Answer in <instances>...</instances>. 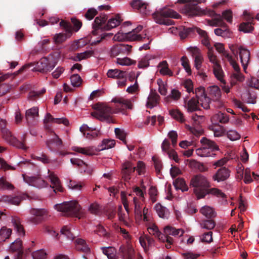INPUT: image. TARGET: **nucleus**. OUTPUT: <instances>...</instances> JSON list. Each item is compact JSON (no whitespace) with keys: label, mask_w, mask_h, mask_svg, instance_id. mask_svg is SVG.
<instances>
[{"label":"nucleus","mask_w":259,"mask_h":259,"mask_svg":"<svg viewBox=\"0 0 259 259\" xmlns=\"http://www.w3.org/2000/svg\"><path fill=\"white\" fill-rule=\"evenodd\" d=\"M112 102L116 103V109L114 110L108 106L100 104L97 108L95 112H92L91 115L101 121L107 123L113 122L111 115L116 113L125 109H132L131 102L121 97H115L113 98Z\"/></svg>","instance_id":"nucleus-1"},{"label":"nucleus","mask_w":259,"mask_h":259,"mask_svg":"<svg viewBox=\"0 0 259 259\" xmlns=\"http://www.w3.org/2000/svg\"><path fill=\"white\" fill-rule=\"evenodd\" d=\"M108 16L105 14H101L99 16L97 17L93 23L92 33L94 35H97L98 31L110 30L111 29L118 26L122 22L119 14H117L114 17L109 19L107 23Z\"/></svg>","instance_id":"nucleus-2"},{"label":"nucleus","mask_w":259,"mask_h":259,"mask_svg":"<svg viewBox=\"0 0 259 259\" xmlns=\"http://www.w3.org/2000/svg\"><path fill=\"white\" fill-rule=\"evenodd\" d=\"M152 17L156 23L165 25H172L174 24V22L167 19L168 18L175 19L181 18V16L176 11L166 8L160 9L154 12L152 14Z\"/></svg>","instance_id":"nucleus-3"},{"label":"nucleus","mask_w":259,"mask_h":259,"mask_svg":"<svg viewBox=\"0 0 259 259\" xmlns=\"http://www.w3.org/2000/svg\"><path fill=\"white\" fill-rule=\"evenodd\" d=\"M190 185L194 188V192L197 199L204 198L207 195V188L210 187L206 178L201 175L194 176L191 180Z\"/></svg>","instance_id":"nucleus-4"},{"label":"nucleus","mask_w":259,"mask_h":259,"mask_svg":"<svg viewBox=\"0 0 259 259\" xmlns=\"http://www.w3.org/2000/svg\"><path fill=\"white\" fill-rule=\"evenodd\" d=\"M115 144V142L114 140L104 139L102 141V143L100 145H99L97 148H95L94 147H88L85 148L74 147L73 148V150L85 155L92 156L96 155V152L98 151L113 147Z\"/></svg>","instance_id":"nucleus-5"},{"label":"nucleus","mask_w":259,"mask_h":259,"mask_svg":"<svg viewBox=\"0 0 259 259\" xmlns=\"http://www.w3.org/2000/svg\"><path fill=\"white\" fill-rule=\"evenodd\" d=\"M55 209L62 212L65 216H76L79 215L81 207L76 201L64 202L55 205Z\"/></svg>","instance_id":"nucleus-6"},{"label":"nucleus","mask_w":259,"mask_h":259,"mask_svg":"<svg viewBox=\"0 0 259 259\" xmlns=\"http://www.w3.org/2000/svg\"><path fill=\"white\" fill-rule=\"evenodd\" d=\"M200 143L202 146L196 150V153L201 157L212 156L215 155L212 152L219 150V146L214 142L205 137L201 139Z\"/></svg>","instance_id":"nucleus-7"},{"label":"nucleus","mask_w":259,"mask_h":259,"mask_svg":"<svg viewBox=\"0 0 259 259\" xmlns=\"http://www.w3.org/2000/svg\"><path fill=\"white\" fill-rule=\"evenodd\" d=\"M2 134L3 139L10 144L24 150H26L28 149V147L25 145L26 135L23 136V138L21 139L22 141H20L16 137L13 136L10 131L6 128H2Z\"/></svg>","instance_id":"nucleus-8"},{"label":"nucleus","mask_w":259,"mask_h":259,"mask_svg":"<svg viewBox=\"0 0 259 259\" xmlns=\"http://www.w3.org/2000/svg\"><path fill=\"white\" fill-rule=\"evenodd\" d=\"M142 29L143 26L139 25L132 31L122 34L118 32L115 35L114 39L118 41H122L123 39H127L130 41H141L145 37H143L141 34H138L137 33L141 31Z\"/></svg>","instance_id":"nucleus-9"},{"label":"nucleus","mask_w":259,"mask_h":259,"mask_svg":"<svg viewBox=\"0 0 259 259\" xmlns=\"http://www.w3.org/2000/svg\"><path fill=\"white\" fill-rule=\"evenodd\" d=\"M205 0H178V3L186 4L183 10L184 13L190 16L198 15L200 9L197 6L198 4L204 2Z\"/></svg>","instance_id":"nucleus-10"},{"label":"nucleus","mask_w":259,"mask_h":259,"mask_svg":"<svg viewBox=\"0 0 259 259\" xmlns=\"http://www.w3.org/2000/svg\"><path fill=\"white\" fill-rule=\"evenodd\" d=\"M209 60L213 64V73L216 78L220 81L225 83L224 81V72L221 65L217 59V56L213 54L212 48H209L207 52Z\"/></svg>","instance_id":"nucleus-11"},{"label":"nucleus","mask_w":259,"mask_h":259,"mask_svg":"<svg viewBox=\"0 0 259 259\" xmlns=\"http://www.w3.org/2000/svg\"><path fill=\"white\" fill-rule=\"evenodd\" d=\"M132 46L131 45L118 44L113 45L109 51L110 56L113 58L120 56H127L132 52Z\"/></svg>","instance_id":"nucleus-12"},{"label":"nucleus","mask_w":259,"mask_h":259,"mask_svg":"<svg viewBox=\"0 0 259 259\" xmlns=\"http://www.w3.org/2000/svg\"><path fill=\"white\" fill-rule=\"evenodd\" d=\"M60 25L64 29L66 33H59L54 37L55 42L57 44L63 42L68 37L70 36L73 30L71 23L65 21L61 20L60 22Z\"/></svg>","instance_id":"nucleus-13"},{"label":"nucleus","mask_w":259,"mask_h":259,"mask_svg":"<svg viewBox=\"0 0 259 259\" xmlns=\"http://www.w3.org/2000/svg\"><path fill=\"white\" fill-rule=\"evenodd\" d=\"M30 213L32 217L28 219V221L34 224H38L41 223L43 220V217L47 214V211L44 209L32 208Z\"/></svg>","instance_id":"nucleus-14"},{"label":"nucleus","mask_w":259,"mask_h":259,"mask_svg":"<svg viewBox=\"0 0 259 259\" xmlns=\"http://www.w3.org/2000/svg\"><path fill=\"white\" fill-rule=\"evenodd\" d=\"M51 133L53 137L47 140L46 144L51 151L55 152L59 149L62 146L63 142L62 140L54 132H51Z\"/></svg>","instance_id":"nucleus-15"},{"label":"nucleus","mask_w":259,"mask_h":259,"mask_svg":"<svg viewBox=\"0 0 259 259\" xmlns=\"http://www.w3.org/2000/svg\"><path fill=\"white\" fill-rule=\"evenodd\" d=\"M55 63L50 62L47 58H42L36 65V69L40 72H47L52 70L55 66Z\"/></svg>","instance_id":"nucleus-16"},{"label":"nucleus","mask_w":259,"mask_h":259,"mask_svg":"<svg viewBox=\"0 0 259 259\" xmlns=\"http://www.w3.org/2000/svg\"><path fill=\"white\" fill-rule=\"evenodd\" d=\"M24 181L28 183L29 185L41 188L45 187L47 186V182L41 179V178L37 177H24Z\"/></svg>","instance_id":"nucleus-17"},{"label":"nucleus","mask_w":259,"mask_h":259,"mask_svg":"<svg viewBox=\"0 0 259 259\" xmlns=\"http://www.w3.org/2000/svg\"><path fill=\"white\" fill-rule=\"evenodd\" d=\"M26 198H29L30 197L28 195L23 194L14 197L11 195L4 196L2 197V200L12 204L18 205L23 200Z\"/></svg>","instance_id":"nucleus-18"},{"label":"nucleus","mask_w":259,"mask_h":259,"mask_svg":"<svg viewBox=\"0 0 259 259\" xmlns=\"http://www.w3.org/2000/svg\"><path fill=\"white\" fill-rule=\"evenodd\" d=\"M38 117V108L32 107L26 111L25 118L29 124H34Z\"/></svg>","instance_id":"nucleus-19"},{"label":"nucleus","mask_w":259,"mask_h":259,"mask_svg":"<svg viewBox=\"0 0 259 259\" xmlns=\"http://www.w3.org/2000/svg\"><path fill=\"white\" fill-rule=\"evenodd\" d=\"M122 259H134L135 251L129 245H121L119 250Z\"/></svg>","instance_id":"nucleus-20"},{"label":"nucleus","mask_w":259,"mask_h":259,"mask_svg":"<svg viewBox=\"0 0 259 259\" xmlns=\"http://www.w3.org/2000/svg\"><path fill=\"white\" fill-rule=\"evenodd\" d=\"M230 171L226 167L219 168L213 176V179L218 182L224 181L230 177Z\"/></svg>","instance_id":"nucleus-21"},{"label":"nucleus","mask_w":259,"mask_h":259,"mask_svg":"<svg viewBox=\"0 0 259 259\" xmlns=\"http://www.w3.org/2000/svg\"><path fill=\"white\" fill-rule=\"evenodd\" d=\"M130 5L133 9H137L142 14L145 15L148 14V4L146 3H144L141 0H133L131 2Z\"/></svg>","instance_id":"nucleus-22"},{"label":"nucleus","mask_w":259,"mask_h":259,"mask_svg":"<svg viewBox=\"0 0 259 259\" xmlns=\"http://www.w3.org/2000/svg\"><path fill=\"white\" fill-rule=\"evenodd\" d=\"M122 167V178L125 181L127 182L130 180V175L135 171L136 167H133L132 164L129 161L124 162Z\"/></svg>","instance_id":"nucleus-23"},{"label":"nucleus","mask_w":259,"mask_h":259,"mask_svg":"<svg viewBox=\"0 0 259 259\" xmlns=\"http://www.w3.org/2000/svg\"><path fill=\"white\" fill-rule=\"evenodd\" d=\"M49 178L52 184V188L55 193L62 192L63 188L61 185L60 180L58 177L53 172L49 170Z\"/></svg>","instance_id":"nucleus-24"},{"label":"nucleus","mask_w":259,"mask_h":259,"mask_svg":"<svg viewBox=\"0 0 259 259\" xmlns=\"http://www.w3.org/2000/svg\"><path fill=\"white\" fill-rule=\"evenodd\" d=\"M238 52L236 51V54L239 53L241 62L242 65L245 68V66L247 65L250 58V52L249 51L241 46L238 48Z\"/></svg>","instance_id":"nucleus-25"},{"label":"nucleus","mask_w":259,"mask_h":259,"mask_svg":"<svg viewBox=\"0 0 259 259\" xmlns=\"http://www.w3.org/2000/svg\"><path fill=\"white\" fill-rule=\"evenodd\" d=\"M159 98L160 96L155 91L151 90L146 103L147 108L152 109L156 106L158 103Z\"/></svg>","instance_id":"nucleus-26"},{"label":"nucleus","mask_w":259,"mask_h":259,"mask_svg":"<svg viewBox=\"0 0 259 259\" xmlns=\"http://www.w3.org/2000/svg\"><path fill=\"white\" fill-rule=\"evenodd\" d=\"M208 92L211 99L214 101L219 100L221 97L220 89L216 85L211 86L208 88Z\"/></svg>","instance_id":"nucleus-27"},{"label":"nucleus","mask_w":259,"mask_h":259,"mask_svg":"<svg viewBox=\"0 0 259 259\" xmlns=\"http://www.w3.org/2000/svg\"><path fill=\"white\" fill-rule=\"evenodd\" d=\"M75 243L76 249L77 250L83 252H88L90 251V249L84 240L81 238H77L75 240Z\"/></svg>","instance_id":"nucleus-28"},{"label":"nucleus","mask_w":259,"mask_h":259,"mask_svg":"<svg viewBox=\"0 0 259 259\" xmlns=\"http://www.w3.org/2000/svg\"><path fill=\"white\" fill-rule=\"evenodd\" d=\"M12 223L19 235L24 236L25 231L23 227L21 224L20 219L17 217L12 218Z\"/></svg>","instance_id":"nucleus-29"},{"label":"nucleus","mask_w":259,"mask_h":259,"mask_svg":"<svg viewBox=\"0 0 259 259\" xmlns=\"http://www.w3.org/2000/svg\"><path fill=\"white\" fill-rule=\"evenodd\" d=\"M125 74L126 73L125 71L117 69H110L107 73L108 77L118 79L125 77Z\"/></svg>","instance_id":"nucleus-30"},{"label":"nucleus","mask_w":259,"mask_h":259,"mask_svg":"<svg viewBox=\"0 0 259 259\" xmlns=\"http://www.w3.org/2000/svg\"><path fill=\"white\" fill-rule=\"evenodd\" d=\"M189 166L196 170H198L200 172H204L207 170V167L202 163L197 161L195 160H191L189 163Z\"/></svg>","instance_id":"nucleus-31"},{"label":"nucleus","mask_w":259,"mask_h":259,"mask_svg":"<svg viewBox=\"0 0 259 259\" xmlns=\"http://www.w3.org/2000/svg\"><path fill=\"white\" fill-rule=\"evenodd\" d=\"M164 233L166 235H169L172 236H181L183 235L184 231L182 229H176L175 228L166 226L164 228Z\"/></svg>","instance_id":"nucleus-32"},{"label":"nucleus","mask_w":259,"mask_h":259,"mask_svg":"<svg viewBox=\"0 0 259 259\" xmlns=\"http://www.w3.org/2000/svg\"><path fill=\"white\" fill-rule=\"evenodd\" d=\"M212 120L221 123H226L229 120V117L226 113L220 112L212 117Z\"/></svg>","instance_id":"nucleus-33"},{"label":"nucleus","mask_w":259,"mask_h":259,"mask_svg":"<svg viewBox=\"0 0 259 259\" xmlns=\"http://www.w3.org/2000/svg\"><path fill=\"white\" fill-rule=\"evenodd\" d=\"M159 69V72L163 75H167L170 76H172L173 73L168 68V65L166 61H162L158 65Z\"/></svg>","instance_id":"nucleus-34"},{"label":"nucleus","mask_w":259,"mask_h":259,"mask_svg":"<svg viewBox=\"0 0 259 259\" xmlns=\"http://www.w3.org/2000/svg\"><path fill=\"white\" fill-rule=\"evenodd\" d=\"M103 253L109 259H116V249L113 247H103L101 248Z\"/></svg>","instance_id":"nucleus-35"},{"label":"nucleus","mask_w":259,"mask_h":259,"mask_svg":"<svg viewBox=\"0 0 259 259\" xmlns=\"http://www.w3.org/2000/svg\"><path fill=\"white\" fill-rule=\"evenodd\" d=\"M199 100L195 98H191L187 103V109L189 112H193L199 109Z\"/></svg>","instance_id":"nucleus-36"},{"label":"nucleus","mask_w":259,"mask_h":259,"mask_svg":"<svg viewBox=\"0 0 259 259\" xmlns=\"http://www.w3.org/2000/svg\"><path fill=\"white\" fill-rule=\"evenodd\" d=\"M173 184L176 189H180L183 192L187 191L188 190L185 180L182 178H177L173 182Z\"/></svg>","instance_id":"nucleus-37"},{"label":"nucleus","mask_w":259,"mask_h":259,"mask_svg":"<svg viewBox=\"0 0 259 259\" xmlns=\"http://www.w3.org/2000/svg\"><path fill=\"white\" fill-rule=\"evenodd\" d=\"M211 130L213 132L214 136L217 137L223 136L226 133L224 127L217 123L211 126Z\"/></svg>","instance_id":"nucleus-38"},{"label":"nucleus","mask_w":259,"mask_h":259,"mask_svg":"<svg viewBox=\"0 0 259 259\" xmlns=\"http://www.w3.org/2000/svg\"><path fill=\"white\" fill-rule=\"evenodd\" d=\"M197 32L200 35L201 37V42L202 44L205 46L207 47L208 49L210 46L209 38L208 36L207 35V32L203 30L202 29H197Z\"/></svg>","instance_id":"nucleus-39"},{"label":"nucleus","mask_w":259,"mask_h":259,"mask_svg":"<svg viewBox=\"0 0 259 259\" xmlns=\"http://www.w3.org/2000/svg\"><path fill=\"white\" fill-rule=\"evenodd\" d=\"M200 212L204 216L208 219H210L213 218L215 216V213L214 210L212 208L208 206H205L202 207L200 210Z\"/></svg>","instance_id":"nucleus-40"},{"label":"nucleus","mask_w":259,"mask_h":259,"mask_svg":"<svg viewBox=\"0 0 259 259\" xmlns=\"http://www.w3.org/2000/svg\"><path fill=\"white\" fill-rule=\"evenodd\" d=\"M12 233V230L8 229L6 227H3L0 230V241L4 242L7 239H8Z\"/></svg>","instance_id":"nucleus-41"},{"label":"nucleus","mask_w":259,"mask_h":259,"mask_svg":"<svg viewBox=\"0 0 259 259\" xmlns=\"http://www.w3.org/2000/svg\"><path fill=\"white\" fill-rule=\"evenodd\" d=\"M94 53V51L92 50L87 51L83 53H77L74 60L76 61H80L81 60L86 59L93 56Z\"/></svg>","instance_id":"nucleus-42"},{"label":"nucleus","mask_w":259,"mask_h":259,"mask_svg":"<svg viewBox=\"0 0 259 259\" xmlns=\"http://www.w3.org/2000/svg\"><path fill=\"white\" fill-rule=\"evenodd\" d=\"M169 114L174 119L181 122L185 121L183 114L179 110H171L169 111Z\"/></svg>","instance_id":"nucleus-43"},{"label":"nucleus","mask_w":259,"mask_h":259,"mask_svg":"<svg viewBox=\"0 0 259 259\" xmlns=\"http://www.w3.org/2000/svg\"><path fill=\"white\" fill-rule=\"evenodd\" d=\"M200 225L202 228L211 230L214 228L215 223L212 220H204L200 223Z\"/></svg>","instance_id":"nucleus-44"},{"label":"nucleus","mask_w":259,"mask_h":259,"mask_svg":"<svg viewBox=\"0 0 259 259\" xmlns=\"http://www.w3.org/2000/svg\"><path fill=\"white\" fill-rule=\"evenodd\" d=\"M154 58L153 56L150 55H146L142 58L139 62L138 67L139 68H145L149 66V61L151 59Z\"/></svg>","instance_id":"nucleus-45"},{"label":"nucleus","mask_w":259,"mask_h":259,"mask_svg":"<svg viewBox=\"0 0 259 259\" xmlns=\"http://www.w3.org/2000/svg\"><path fill=\"white\" fill-rule=\"evenodd\" d=\"M22 246V242L20 239H17L14 242H13L10 246V248L14 251H19V254L23 253L21 250Z\"/></svg>","instance_id":"nucleus-46"},{"label":"nucleus","mask_w":259,"mask_h":259,"mask_svg":"<svg viewBox=\"0 0 259 259\" xmlns=\"http://www.w3.org/2000/svg\"><path fill=\"white\" fill-rule=\"evenodd\" d=\"M209 15L214 17L213 18L214 21L218 23L219 26L225 25L223 22L222 16L220 14H217L213 10H209Z\"/></svg>","instance_id":"nucleus-47"},{"label":"nucleus","mask_w":259,"mask_h":259,"mask_svg":"<svg viewBox=\"0 0 259 259\" xmlns=\"http://www.w3.org/2000/svg\"><path fill=\"white\" fill-rule=\"evenodd\" d=\"M116 63L120 65L128 66L132 64H135L136 62L128 57H124L123 58H117Z\"/></svg>","instance_id":"nucleus-48"},{"label":"nucleus","mask_w":259,"mask_h":259,"mask_svg":"<svg viewBox=\"0 0 259 259\" xmlns=\"http://www.w3.org/2000/svg\"><path fill=\"white\" fill-rule=\"evenodd\" d=\"M148 231L150 234L154 235L159 240L163 234L159 231L158 227L154 224H152L150 227H149Z\"/></svg>","instance_id":"nucleus-49"},{"label":"nucleus","mask_w":259,"mask_h":259,"mask_svg":"<svg viewBox=\"0 0 259 259\" xmlns=\"http://www.w3.org/2000/svg\"><path fill=\"white\" fill-rule=\"evenodd\" d=\"M253 29L250 22H243L239 25V30L245 33L250 32Z\"/></svg>","instance_id":"nucleus-50"},{"label":"nucleus","mask_w":259,"mask_h":259,"mask_svg":"<svg viewBox=\"0 0 259 259\" xmlns=\"http://www.w3.org/2000/svg\"><path fill=\"white\" fill-rule=\"evenodd\" d=\"M46 92V89H42L40 91H31L28 95V99L30 100H35L37 98L40 97L42 94Z\"/></svg>","instance_id":"nucleus-51"},{"label":"nucleus","mask_w":259,"mask_h":259,"mask_svg":"<svg viewBox=\"0 0 259 259\" xmlns=\"http://www.w3.org/2000/svg\"><path fill=\"white\" fill-rule=\"evenodd\" d=\"M14 188V186L8 182L5 178L2 177L0 179V189L13 190Z\"/></svg>","instance_id":"nucleus-52"},{"label":"nucleus","mask_w":259,"mask_h":259,"mask_svg":"<svg viewBox=\"0 0 259 259\" xmlns=\"http://www.w3.org/2000/svg\"><path fill=\"white\" fill-rule=\"evenodd\" d=\"M70 81L73 87H78L81 83L82 79L78 74H74L71 76Z\"/></svg>","instance_id":"nucleus-53"},{"label":"nucleus","mask_w":259,"mask_h":259,"mask_svg":"<svg viewBox=\"0 0 259 259\" xmlns=\"http://www.w3.org/2000/svg\"><path fill=\"white\" fill-rule=\"evenodd\" d=\"M155 208L159 217L162 218H164L165 217L167 209L165 207H163L160 204L158 203L156 204Z\"/></svg>","instance_id":"nucleus-54"},{"label":"nucleus","mask_w":259,"mask_h":259,"mask_svg":"<svg viewBox=\"0 0 259 259\" xmlns=\"http://www.w3.org/2000/svg\"><path fill=\"white\" fill-rule=\"evenodd\" d=\"M169 235L162 234L159 240L162 242H166L167 243L165 244V247L166 248H170L171 247V245L173 242V238L169 236Z\"/></svg>","instance_id":"nucleus-55"},{"label":"nucleus","mask_w":259,"mask_h":259,"mask_svg":"<svg viewBox=\"0 0 259 259\" xmlns=\"http://www.w3.org/2000/svg\"><path fill=\"white\" fill-rule=\"evenodd\" d=\"M32 256L33 259H46L47 253L44 250L40 249L33 252Z\"/></svg>","instance_id":"nucleus-56"},{"label":"nucleus","mask_w":259,"mask_h":259,"mask_svg":"<svg viewBox=\"0 0 259 259\" xmlns=\"http://www.w3.org/2000/svg\"><path fill=\"white\" fill-rule=\"evenodd\" d=\"M207 194H211L219 197L225 198L226 197V195L218 188L207 189Z\"/></svg>","instance_id":"nucleus-57"},{"label":"nucleus","mask_w":259,"mask_h":259,"mask_svg":"<svg viewBox=\"0 0 259 259\" xmlns=\"http://www.w3.org/2000/svg\"><path fill=\"white\" fill-rule=\"evenodd\" d=\"M134 202L135 204V214L136 217H138L140 219L142 218V212L140 207V204L137 200L136 198H134Z\"/></svg>","instance_id":"nucleus-58"},{"label":"nucleus","mask_w":259,"mask_h":259,"mask_svg":"<svg viewBox=\"0 0 259 259\" xmlns=\"http://www.w3.org/2000/svg\"><path fill=\"white\" fill-rule=\"evenodd\" d=\"M197 29H200L197 27H185L183 31L181 32V37H185L188 35H189L194 32H197Z\"/></svg>","instance_id":"nucleus-59"},{"label":"nucleus","mask_w":259,"mask_h":259,"mask_svg":"<svg viewBox=\"0 0 259 259\" xmlns=\"http://www.w3.org/2000/svg\"><path fill=\"white\" fill-rule=\"evenodd\" d=\"M70 161L73 165H75L79 167L84 165L86 167V169L84 170V172L88 171L87 168L88 167V165L82 160L79 158H71Z\"/></svg>","instance_id":"nucleus-60"},{"label":"nucleus","mask_w":259,"mask_h":259,"mask_svg":"<svg viewBox=\"0 0 259 259\" xmlns=\"http://www.w3.org/2000/svg\"><path fill=\"white\" fill-rule=\"evenodd\" d=\"M181 61L182 65L185 68L186 71L190 74L191 73V70L187 58L186 56H183L181 59Z\"/></svg>","instance_id":"nucleus-61"},{"label":"nucleus","mask_w":259,"mask_h":259,"mask_svg":"<svg viewBox=\"0 0 259 259\" xmlns=\"http://www.w3.org/2000/svg\"><path fill=\"white\" fill-rule=\"evenodd\" d=\"M98 14V11L94 8H90L88 9L86 13L84 14V17L89 20H92L96 15Z\"/></svg>","instance_id":"nucleus-62"},{"label":"nucleus","mask_w":259,"mask_h":259,"mask_svg":"<svg viewBox=\"0 0 259 259\" xmlns=\"http://www.w3.org/2000/svg\"><path fill=\"white\" fill-rule=\"evenodd\" d=\"M210 102V99L207 96L199 99V103H200L201 106L205 109H208L209 108Z\"/></svg>","instance_id":"nucleus-63"},{"label":"nucleus","mask_w":259,"mask_h":259,"mask_svg":"<svg viewBox=\"0 0 259 259\" xmlns=\"http://www.w3.org/2000/svg\"><path fill=\"white\" fill-rule=\"evenodd\" d=\"M193 93L196 94L195 98L198 99V100L206 96V95L205 94V89L202 87H199L196 88L195 92L193 91Z\"/></svg>","instance_id":"nucleus-64"}]
</instances>
